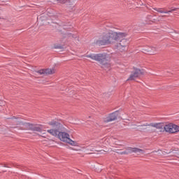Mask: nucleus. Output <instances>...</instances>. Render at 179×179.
I'll return each mask as SVG.
<instances>
[{
	"label": "nucleus",
	"mask_w": 179,
	"mask_h": 179,
	"mask_svg": "<svg viewBox=\"0 0 179 179\" xmlns=\"http://www.w3.org/2000/svg\"><path fill=\"white\" fill-rule=\"evenodd\" d=\"M117 117H118L117 112H114L109 115V116L105 120V122H111V121H115V120H117Z\"/></svg>",
	"instance_id": "6e6552de"
},
{
	"label": "nucleus",
	"mask_w": 179,
	"mask_h": 179,
	"mask_svg": "<svg viewBox=\"0 0 179 179\" xmlns=\"http://www.w3.org/2000/svg\"><path fill=\"white\" fill-rule=\"evenodd\" d=\"M150 46H146L145 48H143V52H144V54H150V52H152V50L150 49Z\"/></svg>",
	"instance_id": "2eb2a0df"
},
{
	"label": "nucleus",
	"mask_w": 179,
	"mask_h": 179,
	"mask_svg": "<svg viewBox=\"0 0 179 179\" xmlns=\"http://www.w3.org/2000/svg\"><path fill=\"white\" fill-rule=\"evenodd\" d=\"M66 142V143H69L71 146H76L78 145V143L71 139V138H69V139Z\"/></svg>",
	"instance_id": "4468645a"
},
{
	"label": "nucleus",
	"mask_w": 179,
	"mask_h": 179,
	"mask_svg": "<svg viewBox=\"0 0 179 179\" xmlns=\"http://www.w3.org/2000/svg\"><path fill=\"white\" fill-rule=\"evenodd\" d=\"M141 75H143V70H141L139 69H134V70L130 74L129 78L127 79V80H135V79L139 78Z\"/></svg>",
	"instance_id": "423d86ee"
},
{
	"label": "nucleus",
	"mask_w": 179,
	"mask_h": 179,
	"mask_svg": "<svg viewBox=\"0 0 179 179\" xmlns=\"http://www.w3.org/2000/svg\"><path fill=\"white\" fill-rule=\"evenodd\" d=\"M52 2L57 3H66V2H69V3H71V1L72 0H52Z\"/></svg>",
	"instance_id": "ddd939ff"
},
{
	"label": "nucleus",
	"mask_w": 179,
	"mask_h": 179,
	"mask_svg": "<svg viewBox=\"0 0 179 179\" xmlns=\"http://www.w3.org/2000/svg\"><path fill=\"white\" fill-rule=\"evenodd\" d=\"M177 8H173L170 10H166L165 8H153L154 10H156V12H158L159 13H171L176 10H177Z\"/></svg>",
	"instance_id": "0eeeda50"
},
{
	"label": "nucleus",
	"mask_w": 179,
	"mask_h": 179,
	"mask_svg": "<svg viewBox=\"0 0 179 179\" xmlns=\"http://www.w3.org/2000/svg\"><path fill=\"white\" fill-rule=\"evenodd\" d=\"M36 73H38L39 75H45V69H41L39 71H36Z\"/></svg>",
	"instance_id": "f3484780"
},
{
	"label": "nucleus",
	"mask_w": 179,
	"mask_h": 179,
	"mask_svg": "<svg viewBox=\"0 0 179 179\" xmlns=\"http://www.w3.org/2000/svg\"><path fill=\"white\" fill-rule=\"evenodd\" d=\"M101 152H106L105 150H102Z\"/></svg>",
	"instance_id": "4be33fe9"
},
{
	"label": "nucleus",
	"mask_w": 179,
	"mask_h": 179,
	"mask_svg": "<svg viewBox=\"0 0 179 179\" xmlns=\"http://www.w3.org/2000/svg\"><path fill=\"white\" fill-rule=\"evenodd\" d=\"M24 126L25 128H27V129H29V131H33L34 128V124L31 123H24Z\"/></svg>",
	"instance_id": "f8f14e48"
},
{
	"label": "nucleus",
	"mask_w": 179,
	"mask_h": 179,
	"mask_svg": "<svg viewBox=\"0 0 179 179\" xmlns=\"http://www.w3.org/2000/svg\"><path fill=\"white\" fill-rule=\"evenodd\" d=\"M127 150H129V153H141L143 152V150H141L139 148H128Z\"/></svg>",
	"instance_id": "1a4fd4ad"
},
{
	"label": "nucleus",
	"mask_w": 179,
	"mask_h": 179,
	"mask_svg": "<svg viewBox=\"0 0 179 179\" xmlns=\"http://www.w3.org/2000/svg\"><path fill=\"white\" fill-rule=\"evenodd\" d=\"M55 73V69H45V75H54Z\"/></svg>",
	"instance_id": "9d476101"
},
{
	"label": "nucleus",
	"mask_w": 179,
	"mask_h": 179,
	"mask_svg": "<svg viewBox=\"0 0 179 179\" xmlns=\"http://www.w3.org/2000/svg\"><path fill=\"white\" fill-rule=\"evenodd\" d=\"M120 155H128V152L127 151L122 152Z\"/></svg>",
	"instance_id": "aec40b11"
},
{
	"label": "nucleus",
	"mask_w": 179,
	"mask_h": 179,
	"mask_svg": "<svg viewBox=\"0 0 179 179\" xmlns=\"http://www.w3.org/2000/svg\"><path fill=\"white\" fill-rule=\"evenodd\" d=\"M99 38L96 41L99 45H110L115 44L119 51H124L128 46V41L125 38L127 34L113 31H101Z\"/></svg>",
	"instance_id": "f257e3e1"
},
{
	"label": "nucleus",
	"mask_w": 179,
	"mask_h": 179,
	"mask_svg": "<svg viewBox=\"0 0 179 179\" xmlns=\"http://www.w3.org/2000/svg\"><path fill=\"white\" fill-rule=\"evenodd\" d=\"M32 131H35L36 132H41V131H43V127L40 124H34Z\"/></svg>",
	"instance_id": "9b49d317"
},
{
	"label": "nucleus",
	"mask_w": 179,
	"mask_h": 179,
	"mask_svg": "<svg viewBox=\"0 0 179 179\" xmlns=\"http://www.w3.org/2000/svg\"><path fill=\"white\" fill-rule=\"evenodd\" d=\"M13 118H16L15 117H13Z\"/></svg>",
	"instance_id": "5701e85b"
},
{
	"label": "nucleus",
	"mask_w": 179,
	"mask_h": 179,
	"mask_svg": "<svg viewBox=\"0 0 179 179\" xmlns=\"http://www.w3.org/2000/svg\"><path fill=\"white\" fill-rule=\"evenodd\" d=\"M162 124L163 128L162 129H164L166 132H169V134H176V132L179 131V126L173 124H164L163 123H161Z\"/></svg>",
	"instance_id": "39448f33"
},
{
	"label": "nucleus",
	"mask_w": 179,
	"mask_h": 179,
	"mask_svg": "<svg viewBox=\"0 0 179 179\" xmlns=\"http://www.w3.org/2000/svg\"><path fill=\"white\" fill-rule=\"evenodd\" d=\"M87 58H91L94 61H97L101 65L110 67V56L106 53H99V54H91L86 55Z\"/></svg>",
	"instance_id": "7ed1b4c3"
},
{
	"label": "nucleus",
	"mask_w": 179,
	"mask_h": 179,
	"mask_svg": "<svg viewBox=\"0 0 179 179\" xmlns=\"http://www.w3.org/2000/svg\"><path fill=\"white\" fill-rule=\"evenodd\" d=\"M140 127L141 131H145L149 134H153L156 132V129L153 128H156L157 129H163V124L162 123H150V124H144L141 125H138Z\"/></svg>",
	"instance_id": "20e7f679"
},
{
	"label": "nucleus",
	"mask_w": 179,
	"mask_h": 179,
	"mask_svg": "<svg viewBox=\"0 0 179 179\" xmlns=\"http://www.w3.org/2000/svg\"><path fill=\"white\" fill-rule=\"evenodd\" d=\"M161 17H166V15H160L157 17V22H160L162 20Z\"/></svg>",
	"instance_id": "a211bd4d"
},
{
	"label": "nucleus",
	"mask_w": 179,
	"mask_h": 179,
	"mask_svg": "<svg viewBox=\"0 0 179 179\" xmlns=\"http://www.w3.org/2000/svg\"><path fill=\"white\" fill-rule=\"evenodd\" d=\"M156 152H157V151H156V150L152 151V153H156Z\"/></svg>",
	"instance_id": "412c9836"
},
{
	"label": "nucleus",
	"mask_w": 179,
	"mask_h": 179,
	"mask_svg": "<svg viewBox=\"0 0 179 179\" xmlns=\"http://www.w3.org/2000/svg\"><path fill=\"white\" fill-rule=\"evenodd\" d=\"M48 125L52 127V129L47 130V132L52 136H57L62 142H66L70 138L69 134L62 131H65V127L62 124L55 120L48 122Z\"/></svg>",
	"instance_id": "f03ea898"
},
{
	"label": "nucleus",
	"mask_w": 179,
	"mask_h": 179,
	"mask_svg": "<svg viewBox=\"0 0 179 179\" xmlns=\"http://www.w3.org/2000/svg\"><path fill=\"white\" fill-rule=\"evenodd\" d=\"M148 48L150 50H151V52H150V54H151V55L156 54V52L157 51V48H156L155 47H150Z\"/></svg>",
	"instance_id": "dca6fc26"
},
{
	"label": "nucleus",
	"mask_w": 179,
	"mask_h": 179,
	"mask_svg": "<svg viewBox=\"0 0 179 179\" xmlns=\"http://www.w3.org/2000/svg\"><path fill=\"white\" fill-rule=\"evenodd\" d=\"M54 48H55V49H61L62 47H61V45H54Z\"/></svg>",
	"instance_id": "6ab92c4d"
}]
</instances>
